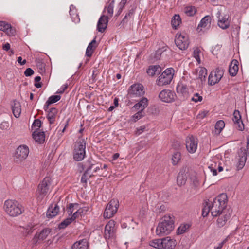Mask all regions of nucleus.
Returning a JSON list of instances; mask_svg holds the SVG:
<instances>
[{"label": "nucleus", "instance_id": "1", "mask_svg": "<svg viewBox=\"0 0 249 249\" xmlns=\"http://www.w3.org/2000/svg\"><path fill=\"white\" fill-rule=\"evenodd\" d=\"M226 195L222 194L213 201L208 200L204 204L202 209V215L203 217L207 216L209 212H211L212 215L214 217L217 216L223 213L224 211H231L230 209H226Z\"/></svg>", "mask_w": 249, "mask_h": 249}, {"label": "nucleus", "instance_id": "2", "mask_svg": "<svg viewBox=\"0 0 249 249\" xmlns=\"http://www.w3.org/2000/svg\"><path fill=\"white\" fill-rule=\"evenodd\" d=\"M174 227V217L171 215H166L160 219L156 233L159 236L168 234L173 231Z\"/></svg>", "mask_w": 249, "mask_h": 249}, {"label": "nucleus", "instance_id": "3", "mask_svg": "<svg viewBox=\"0 0 249 249\" xmlns=\"http://www.w3.org/2000/svg\"><path fill=\"white\" fill-rule=\"evenodd\" d=\"M3 208L6 213L11 217L18 216L23 212L21 205L15 200L8 199L6 200Z\"/></svg>", "mask_w": 249, "mask_h": 249}, {"label": "nucleus", "instance_id": "4", "mask_svg": "<svg viewBox=\"0 0 249 249\" xmlns=\"http://www.w3.org/2000/svg\"><path fill=\"white\" fill-rule=\"evenodd\" d=\"M84 167L86 168V170L81 179V181L83 183H86L87 179L93 176L101 168V166L95 164V161L92 159H89L85 162Z\"/></svg>", "mask_w": 249, "mask_h": 249}, {"label": "nucleus", "instance_id": "5", "mask_svg": "<svg viewBox=\"0 0 249 249\" xmlns=\"http://www.w3.org/2000/svg\"><path fill=\"white\" fill-rule=\"evenodd\" d=\"M86 141L84 139L79 138L74 145L73 159L76 161H81L86 155Z\"/></svg>", "mask_w": 249, "mask_h": 249}, {"label": "nucleus", "instance_id": "6", "mask_svg": "<svg viewBox=\"0 0 249 249\" xmlns=\"http://www.w3.org/2000/svg\"><path fill=\"white\" fill-rule=\"evenodd\" d=\"M52 180L50 177L45 178L39 184L36 191L37 199L41 201L47 194L51 185Z\"/></svg>", "mask_w": 249, "mask_h": 249}, {"label": "nucleus", "instance_id": "7", "mask_svg": "<svg viewBox=\"0 0 249 249\" xmlns=\"http://www.w3.org/2000/svg\"><path fill=\"white\" fill-rule=\"evenodd\" d=\"M174 71L172 68L166 69L157 80V84L159 86H163L170 84L173 79Z\"/></svg>", "mask_w": 249, "mask_h": 249}, {"label": "nucleus", "instance_id": "8", "mask_svg": "<svg viewBox=\"0 0 249 249\" xmlns=\"http://www.w3.org/2000/svg\"><path fill=\"white\" fill-rule=\"evenodd\" d=\"M223 9H225V7L222 6H220V7L218 8V11L216 16L218 18V26L220 28L225 30L230 27L231 21L230 17L229 15L224 14V15H221V12L223 11Z\"/></svg>", "mask_w": 249, "mask_h": 249}, {"label": "nucleus", "instance_id": "9", "mask_svg": "<svg viewBox=\"0 0 249 249\" xmlns=\"http://www.w3.org/2000/svg\"><path fill=\"white\" fill-rule=\"evenodd\" d=\"M29 150L27 146L22 145L18 146L16 151L14 160L17 163H21L28 157Z\"/></svg>", "mask_w": 249, "mask_h": 249}, {"label": "nucleus", "instance_id": "10", "mask_svg": "<svg viewBox=\"0 0 249 249\" xmlns=\"http://www.w3.org/2000/svg\"><path fill=\"white\" fill-rule=\"evenodd\" d=\"M119 207V202L115 199L111 200L107 204L103 216L105 218H110L117 212Z\"/></svg>", "mask_w": 249, "mask_h": 249}, {"label": "nucleus", "instance_id": "11", "mask_svg": "<svg viewBox=\"0 0 249 249\" xmlns=\"http://www.w3.org/2000/svg\"><path fill=\"white\" fill-rule=\"evenodd\" d=\"M175 42L177 46L182 50L187 49L189 44L188 36L184 33H177L176 34Z\"/></svg>", "mask_w": 249, "mask_h": 249}, {"label": "nucleus", "instance_id": "12", "mask_svg": "<svg viewBox=\"0 0 249 249\" xmlns=\"http://www.w3.org/2000/svg\"><path fill=\"white\" fill-rule=\"evenodd\" d=\"M145 93L144 87L140 83L131 85L128 89V95L130 97H137L142 96Z\"/></svg>", "mask_w": 249, "mask_h": 249}, {"label": "nucleus", "instance_id": "13", "mask_svg": "<svg viewBox=\"0 0 249 249\" xmlns=\"http://www.w3.org/2000/svg\"><path fill=\"white\" fill-rule=\"evenodd\" d=\"M185 142L186 148L188 152L191 154L194 153L197 148V139L192 135H189L186 137Z\"/></svg>", "mask_w": 249, "mask_h": 249}, {"label": "nucleus", "instance_id": "14", "mask_svg": "<svg viewBox=\"0 0 249 249\" xmlns=\"http://www.w3.org/2000/svg\"><path fill=\"white\" fill-rule=\"evenodd\" d=\"M159 97L163 102L170 103L175 100L176 94L170 90L164 89L159 93Z\"/></svg>", "mask_w": 249, "mask_h": 249}, {"label": "nucleus", "instance_id": "15", "mask_svg": "<svg viewBox=\"0 0 249 249\" xmlns=\"http://www.w3.org/2000/svg\"><path fill=\"white\" fill-rule=\"evenodd\" d=\"M223 75V71L219 68L212 71L209 76L208 83L211 85H214L218 83Z\"/></svg>", "mask_w": 249, "mask_h": 249}, {"label": "nucleus", "instance_id": "16", "mask_svg": "<svg viewBox=\"0 0 249 249\" xmlns=\"http://www.w3.org/2000/svg\"><path fill=\"white\" fill-rule=\"evenodd\" d=\"M0 30L3 31L9 36H14L16 33L15 29L11 24L4 21H0Z\"/></svg>", "mask_w": 249, "mask_h": 249}, {"label": "nucleus", "instance_id": "17", "mask_svg": "<svg viewBox=\"0 0 249 249\" xmlns=\"http://www.w3.org/2000/svg\"><path fill=\"white\" fill-rule=\"evenodd\" d=\"M211 18L210 16L204 17L200 21L197 28L198 32L208 29L211 26Z\"/></svg>", "mask_w": 249, "mask_h": 249}, {"label": "nucleus", "instance_id": "18", "mask_svg": "<svg viewBox=\"0 0 249 249\" xmlns=\"http://www.w3.org/2000/svg\"><path fill=\"white\" fill-rule=\"evenodd\" d=\"M232 120L235 127L239 130H243L244 129V124L241 120V116L238 110H235L233 114Z\"/></svg>", "mask_w": 249, "mask_h": 249}, {"label": "nucleus", "instance_id": "19", "mask_svg": "<svg viewBox=\"0 0 249 249\" xmlns=\"http://www.w3.org/2000/svg\"><path fill=\"white\" fill-rule=\"evenodd\" d=\"M115 221L111 220L108 221L105 228V238L109 239L114 235Z\"/></svg>", "mask_w": 249, "mask_h": 249}, {"label": "nucleus", "instance_id": "20", "mask_svg": "<svg viewBox=\"0 0 249 249\" xmlns=\"http://www.w3.org/2000/svg\"><path fill=\"white\" fill-rule=\"evenodd\" d=\"M108 22V17L105 15H102L99 18L97 25V30L103 33L105 31L107 26Z\"/></svg>", "mask_w": 249, "mask_h": 249}, {"label": "nucleus", "instance_id": "21", "mask_svg": "<svg viewBox=\"0 0 249 249\" xmlns=\"http://www.w3.org/2000/svg\"><path fill=\"white\" fill-rule=\"evenodd\" d=\"M231 211H224L223 213L220 214V216L217 219V223L219 227H223L227 222V221L231 217Z\"/></svg>", "mask_w": 249, "mask_h": 249}, {"label": "nucleus", "instance_id": "22", "mask_svg": "<svg viewBox=\"0 0 249 249\" xmlns=\"http://www.w3.org/2000/svg\"><path fill=\"white\" fill-rule=\"evenodd\" d=\"M244 149L241 148L238 152L239 158L238 159V163L237 164V167L238 170H240L243 168L247 160V156L245 152L244 151Z\"/></svg>", "mask_w": 249, "mask_h": 249}, {"label": "nucleus", "instance_id": "23", "mask_svg": "<svg viewBox=\"0 0 249 249\" xmlns=\"http://www.w3.org/2000/svg\"><path fill=\"white\" fill-rule=\"evenodd\" d=\"M238 62L236 60H233L229 66V71L231 76H235L238 71Z\"/></svg>", "mask_w": 249, "mask_h": 249}, {"label": "nucleus", "instance_id": "24", "mask_svg": "<svg viewBox=\"0 0 249 249\" xmlns=\"http://www.w3.org/2000/svg\"><path fill=\"white\" fill-rule=\"evenodd\" d=\"M148 99L146 98L143 97L139 102L133 106V108L136 110H140L139 111L143 112L144 109L148 106Z\"/></svg>", "mask_w": 249, "mask_h": 249}, {"label": "nucleus", "instance_id": "25", "mask_svg": "<svg viewBox=\"0 0 249 249\" xmlns=\"http://www.w3.org/2000/svg\"><path fill=\"white\" fill-rule=\"evenodd\" d=\"M96 38H94L91 42H90L86 51V55L88 57H91L92 55L94 50L96 48Z\"/></svg>", "mask_w": 249, "mask_h": 249}, {"label": "nucleus", "instance_id": "26", "mask_svg": "<svg viewBox=\"0 0 249 249\" xmlns=\"http://www.w3.org/2000/svg\"><path fill=\"white\" fill-rule=\"evenodd\" d=\"M59 210V207L56 204L52 205L49 208L46 213V216L49 218L55 216Z\"/></svg>", "mask_w": 249, "mask_h": 249}, {"label": "nucleus", "instance_id": "27", "mask_svg": "<svg viewBox=\"0 0 249 249\" xmlns=\"http://www.w3.org/2000/svg\"><path fill=\"white\" fill-rule=\"evenodd\" d=\"M88 242L86 239H83L75 242L72 247V249H87Z\"/></svg>", "mask_w": 249, "mask_h": 249}, {"label": "nucleus", "instance_id": "28", "mask_svg": "<svg viewBox=\"0 0 249 249\" xmlns=\"http://www.w3.org/2000/svg\"><path fill=\"white\" fill-rule=\"evenodd\" d=\"M165 249H173L177 245L176 240L171 237L164 238Z\"/></svg>", "mask_w": 249, "mask_h": 249}, {"label": "nucleus", "instance_id": "29", "mask_svg": "<svg viewBox=\"0 0 249 249\" xmlns=\"http://www.w3.org/2000/svg\"><path fill=\"white\" fill-rule=\"evenodd\" d=\"M162 71L161 68L159 65L149 66L147 71V74L151 76L159 74Z\"/></svg>", "mask_w": 249, "mask_h": 249}, {"label": "nucleus", "instance_id": "30", "mask_svg": "<svg viewBox=\"0 0 249 249\" xmlns=\"http://www.w3.org/2000/svg\"><path fill=\"white\" fill-rule=\"evenodd\" d=\"M12 112L15 117L18 118L20 116L21 108L19 102L16 101H14L13 105H12Z\"/></svg>", "mask_w": 249, "mask_h": 249}, {"label": "nucleus", "instance_id": "31", "mask_svg": "<svg viewBox=\"0 0 249 249\" xmlns=\"http://www.w3.org/2000/svg\"><path fill=\"white\" fill-rule=\"evenodd\" d=\"M51 230L50 229H44L42 230L38 234H36L35 236V239H38L39 240H44L46 239L50 233Z\"/></svg>", "mask_w": 249, "mask_h": 249}, {"label": "nucleus", "instance_id": "32", "mask_svg": "<svg viewBox=\"0 0 249 249\" xmlns=\"http://www.w3.org/2000/svg\"><path fill=\"white\" fill-rule=\"evenodd\" d=\"M57 112V109L55 108H52L49 110L48 113L47 119L50 124H53L54 123Z\"/></svg>", "mask_w": 249, "mask_h": 249}, {"label": "nucleus", "instance_id": "33", "mask_svg": "<svg viewBox=\"0 0 249 249\" xmlns=\"http://www.w3.org/2000/svg\"><path fill=\"white\" fill-rule=\"evenodd\" d=\"M33 137L36 142L40 143H43L45 141V134L43 132L34 131Z\"/></svg>", "mask_w": 249, "mask_h": 249}, {"label": "nucleus", "instance_id": "34", "mask_svg": "<svg viewBox=\"0 0 249 249\" xmlns=\"http://www.w3.org/2000/svg\"><path fill=\"white\" fill-rule=\"evenodd\" d=\"M177 91L178 93L182 94L183 96L187 95L188 93L187 86L182 82L178 83L177 86Z\"/></svg>", "mask_w": 249, "mask_h": 249}, {"label": "nucleus", "instance_id": "35", "mask_svg": "<svg viewBox=\"0 0 249 249\" xmlns=\"http://www.w3.org/2000/svg\"><path fill=\"white\" fill-rule=\"evenodd\" d=\"M225 125V123L223 120H219L217 121L215 125V129L213 132L214 133L215 135H219L224 128Z\"/></svg>", "mask_w": 249, "mask_h": 249}, {"label": "nucleus", "instance_id": "36", "mask_svg": "<svg viewBox=\"0 0 249 249\" xmlns=\"http://www.w3.org/2000/svg\"><path fill=\"white\" fill-rule=\"evenodd\" d=\"M197 78L200 79L201 81L205 80L206 76L207 74V71L205 68L201 67L197 70Z\"/></svg>", "mask_w": 249, "mask_h": 249}, {"label": "nucleus", "instance_id": "37", "mask_svg": "<svg viewBox=\"0 0 249 249\" xmlns=\"http://www.w3.org/2000/svg\"><path fill=\"white\" fill-rule=\"evenodd\" d=\"M75 219L74 218V216L72 215L71 217H68L63 221L61 222V223L59 225V229H64L66 228L69 224L71 223V222Z\"/></svg>", "mask_w": 249, "mask_h": 249}, {"label": "nucleus", "instance_id": "38", "mask_svg": "<svg viewBox=\"0 0 249 249\" xmlns=\"http://www.w3.org/2000/svg\"><path fill=\"white\" fill-rule=\"evenodd\" d=\"M88 211L87 207H83L80 208H77V211L74 212L73 215L74 216V218L75 219L79 217V216H82L86 214L87 212Z\"/></svg>", "mask_w": 249, "mask_h": 249}, {"label": "nucleus", "instance_id": "39", "mask_svg": "<svg viewBox=\"0 0 249 249\" xmlns=\"http://www.w3.org/2000/svg\"><path fill=\"white\" fill-rule=\"evenodd\" d=\"M186 181L185 175L183 173H179L177 178V182L179 186L185 184Z\"/></svg>", "mask_w": 249, "mask_h": 249}, {"label": "nucleus", "instance_id": "40", "mask_svg": "<svg viewBox=\"0 0 249 249\" xmlns=\"http://www.w3.org/2000/svg\"><path fill=\"white\" fill-rule=\"evenodd\" d=\"M181 22V18L179 15H175L173 17L171 21L173 27L175 29H177V27L179 26V25L180 24Z\"/></svg>", "mask_w": 249, "mask_h": 249}, {"label": "nucleus", "instance_id": "41", "mask_svg": "<svg viewBox=\"0 0 249 249\" xmlns=\"http://www.w3.org/2000/svg\"><path fill=\"white\" fill-rule=\"evenodd\" d=\"M114 3V0H112L110 3H108L107 7H105L104 8V11L106 8L107 9V14H108V16L110 17H112L113 14V8Z\"/></svg>", "mask_w": 249, "mask_h": 249}, {"label": "nucleus", "instance_id": "42", "mask_svg": "<svg viewBox=\"0 0 249 249\" xmlns=\"http://www.w3.org/2000/svg\"><path fill=\"white\" fill-rule=\"evenodd\" d=\"M184 13L188 16H193L196 13V9L194 6H187L184 8Z\"/></svg>", "mask_w": 249, "mask_h": 249}, {"label": "nucleus", "instance_id": "43", "mask_svg": "<svg viewBox=\"0 0 249 249\" xmlns=\"http://www.w3.org/2000/svg\"><path fill=\"white\" fill-rule=\"evenodd\" d=\"M181 159V154L178 152H176L174 153L172 156V163L174 165H177Z\"/></svg>", "mask_w": 249, "mask_h": 249}, {"label": "nucleus", "instance_id": "44", "mask_svg": "<svg viewBox=\"0 0 249 249\" xmlns=\"http://www.w3.org/2000/svg\"><path fill=\"white\" fill-rule=\"evenodd\" d=\"M78 207V204L77 203L70 204L68 207L67 213L69 216L71 215L73 213L74 211H77Z\"/></svg>", "mask_w": 249, "mask_h": 249}, {"label": "nucleus", "instance_id": "45", "mask_svg": "<svg viewBox=\"0 0 249 249\" xmlns=\"http://www.w3.org/2000/svg\"><path fill=\"white\" fill-rule=\"evenodd\" d=\"M160 239H154L149 242V245L157 249H160Z\"/></svg>", "mask_w": 249, "mask_h": 249}, {"label": "nucleus", "instance_id": "46", "mask_svg": "<svg viewBox=\"0 0 249 249\" xmlns=\"http://www.w3.org/2000/svg\"><path fill=\"white\" fill-rule=\"evenodd\" d=\"M41 125V121L39 119H36L32 124V128L33 130H34V131L36 132L40 128Z\"/></svg>", "mask_w": 249, "mask_h": 249}, {"label": "nucleus", "instance_id": "47", "mask_svg": "<svg viewBox=\"0 0 249 249\" xmlns=\"http://www.w3.org/2000/svg\"><path fill=\"white\" fill-rule=\"evenodd\" d=\"M61 99L60 95H52L50 96L48 99V104H53L57 102Z\"/></svg>", "mask_w": 249, "mask_h": 249}, {"label": "nucleus", "instance_id": "48", "mask_svg": "<svg viewBox=\"0 0 249 249\" xmlns=\"http://www.w3.org/2000/svg\"><path fill=\"white\" fill-rule=\"evenodd\" d=\"M200 51L198 48H196L194 50L193 56L194 57L196 60L198 64H200L201 60L199 56Z\"/></svg>", "mask_w": 249, "mask_h": 249}, {"label": "nucleus", "instance_id": "49", "mask_svg": "<svg viewBox=\"0 0 249 249\" xmlns=\"http://www.w3.org/2000/svg\"><path fill=\"white\" fill-rule=\"evenodd\" d=\"M189 228L188 225L184 224L180 225L178 229L177 233L178 234H181L185 232Z\"/></svg>", "mask_w": 249, "mask_h": 249}, {"label": "nucleus", "instance_id": "50", "mask_svg": "<svg viewBox=\"0 0 249 249\" xmlns=\"http://www.w3.org/2000/svg\"><path fill=\"white\" fill-rule=\"evenodd\" d=\"M143 116V112H142V111H139L132 116V119L134 122H136Z\"/></svg>", "mask_w": 249, "mask_h": 249}, {"label": "nucleus", "instance_id": "51", "mask_svg": "<svg viewBox=\"0 0 249 249\" xmlns=\"http://www.w3.org/2000/svg\"><path fill=\"white\" fill-rule=\"evenodd\" d=\"M203 97L200 96L198 93H196L194 94L191 98V100L195 103L201 102L202 101Z\"/></svg>", "mask_w": 249, "mask_h": 249}, {"label": "nucleus", "instance_id": "52", "mask_svg": "<svg viewBox=\"0 0 249 249\" xmlns=\"http://www.w3.org/2000/svg\"><path fill=\"white\" fill-rule=\"evenodd\" d=\"M163 53L162 49H159L155 52V58L156 60L159 59L161 56V55Z\"/></svg>", "mask_w": 249, "mask_h": 249}, {"label": "nucleus", "instance_id": "53", "mask_svg": "<svg viewBox=\"0 0 249 249\" xmlns=\"http://www.w3.org/2000/svg\"><path fill=\"white\" fill-rule=\"evenodd\" d=\"M41 80V77L40 76H36L35 78V81L36 83L35 84V86L37 88H39L41 87V83L39 82Z\"/></svg>", "mask_w": 249, "mask_h": 249}, {"label": "nucleus", "instance_id": "54", "mask_svg": "<svg viewBox=\"0 0 249 249\" xmlns=\"http://www.w3.org/2000/svg\"><path fill=\"white\" fill-rule=\"evenodd\" d=\"M34 71L31 68H28L24 71V75L26 76H30L34 74Z\"/></svg>", "mask_w": 249, "mask_h": 249}, {"label": "nucleus", "instance_id": "55", "mask_svg": "<svg viewBox=\"0 0 249 249\" xmlns=\"http://www.w3.org/2000/svg\"><path fill=\"white\" fill-rule=\"evenodd\" d=\"M242 148L245 150V151H244L245 152L246 155L249 156V136L247 137L246 149H245L243 148Z\"/></svg>", "mask_w": 249, "mask_h": 249}, {"label": "nucleus", "instance_id": "56", "mask_svg": "<svg viewBox=\"0 0 249 249\" xmlns=\"http://www.w3.org/2000/svg\"><path fill=\"white\" fill-rule=\"evenodd\" d=\"M216 164L215 163V166L213 167V165L212 164L209 166V169H210L211 172L212 173L213 176H216L217 175V170L215 168Z\"/></svg>", "mask_w": 249, "mask_h": 249}, {"label": "nucleus", "instance_id": "57", "mask_svg": "<svg viewBox=\"0 0 249 249\" xmlns=\"http://www.w3.org/2000/svg\"><path fill=\"white\" fill-rule=\"evenodd\" d=\"M68 87L67 84H64L62 86V87L57 90L56 92L57 93L62 94L63 93L64 91L66 90V89Z\"/></svg>", "mask_w": 249, "mask_h": 249}, {"label": "nucleus", "instance_id": "58", "mask_svg": "<svg viewBox=\"0 0 249 249\" xmlns=\"http://www.w3.org/2000/svg\"><path fill=\"white\" fill-rule=\"evenodd\" d=\"M9 127V123L8 122H3L0 124V128L1 129H7Z\"/></svg>", "mask_w": 249, "mask_h": 249}, {"label": "nucleus", "instance_id": "59", "mask_svg": "<svg viewBox=\"0 0 249 249\" xmlns=\"http://www.w3.org/2000/svg\"><path fill=\"white\" fill-rule=\"evenodd\" d=\"M17 61L21 65H23L26 64V60L25 59L22 60V58L21 56L18 57L17 58Z\"/></svg>", "mask_w": 249, "mask_h": 249}, {"label": "nucleus", "instance_id": "60", "mask_svg": "<svg viewBox=\"0 0 249 249\" xmlns=\"http://www.w3.org/2000/svg\"><path fill=\"white\" fill-rule=\"evenodd\" d=\"M126 2L127 0H121V2L119 3L118 5L119 7H120L121 9H123Z\"/></svg>", "mask_w": 249, "mask_h": 249}, {"label": "nucleus", "instance_id": "61", "mask_svg": "<svg viewBox=\"0 0 249 249\" xmlns=\"http://www.w3.org/2000/svg\"><path fill=\"white\" fill-rule=\"evenodd\" d=\"M228 241V237L226 238L224 240H223L221 242L219 243L218 246H217L218 248L221 249L224 244Z\"/></svg>", "mask_w": 249, "mask_h": 249}, {"label": "nucleus", "instance_id": "62", "mask_svg": "<svg viewBox=\"0 0 249 249\" xmlns=\"http://www.w3.org/2000/svg\"><path fill=\"white\" fill-rule=\"evenodd\" d=\"M2 48L5 51H8L10 49V45L9 43H6L3 45Z\"/></svg>", "mask_w": 249, "mask_h": 249}, {"label": "nucleus", "instance_id": "63", "mask_svg": "<svg viewBox=\"0 0 249 249\" xmlns=\"http://www.w3.org/2000/svg\"><path fill=\"white\" fill-rule=\"evenodd\" d=\"M160 249H165L164 239V238L160 239Z\"/></svg>", "mask_w": 249, "mask_h": 249}, {"label": "nucleus", "instance_id": "64", "mask_svg": "<svg viewBox=\"0 0 249 249\" xmlns=\"http://www.w3.org/2000/svg\"><path fill=\"white\" fill-rule=\"evenodd\" d=\"M207 112L205 111L202 112L198 115V116L200 118H203L207 115Z\"/></svg>", "mask_w": 249, "mask_h": 249}]
</instances>
